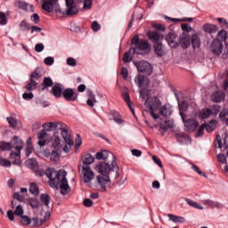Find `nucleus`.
Here are the masks:
<instances>
[{"label": "nucleus", "mask_w": 228, "mask_h": 228, "mask_svg": "<svg viewBox=\"0 0 228 228\" xmlns=\"http://www.w3.org/2000/svg\"><path fill=\"white\" fill-rule=\"evenodd\" d=\"M96 170L101 174L96 177V181L101 187L102 191H106V184L107 183H110L111 180L110 177H114V179H118L120 177V167L117 164V159H112L111 164L110 162H101L96 166Z\"/></svg>", "instance_id": "obj_1"}, {"label": "nucleus", "mask_w": 228, "mask_h": 228, "mask_svg": "<svg viewBox=\"0 0 228 228\" xmlns=\"http://www.w3.org/2000/svg\"><path fill=\"white\" fill-rule=\"evenodd\" d=\"M45 175L49 179V186L51 188H60L61 195H67L70 191L69 181L67 180V172L65 170H59L58 172L53 168H47Z\"/></svg>", "instance_id": "obj_2"}, {"label": "nucleus", "mask_w": 228, "mask_h": 228, "mask_svg": "<svg viewBox=\"0 0 228 228\" xmlns=\"http://www.w3.org/2000/svg\"><path fill=\"white\" fill-rule=\"evenodd\" d=\"M24 147V142L19 136H14L10 142H0V151H12L10 154V159L13 165H20V151Z\"/></svg>", "instance_id": "obj_3"}, {"label": "nucleus", "mask_w": 228, "mask_h": 228, "mask_svg": "<svg viewBox=\"0 0 228 228\" xmlns=\"http://www.w3.org/2000/svg\"><path fill=\"white\" fill-rule=\"evenodd\" d=\"M95 161V157H94L92 154H86L82 157V174H83V181L84 183H92L94 181V171H92V168H90V165Z\"/></svg>", "instance_id": "obj_4"}, {"label": "nucleus", "mask_w": 228, "mask_h": 228, "mask_svg": "<svg viewBox=\"0 0 228 228\" xmlns=\"http://www.w3.org/2000/svg\"><path fill=\"white\" fill-rule=\"evenodd\" d=\"M44 3L42 4L43 10L47 12L48 13H59L60 15H65V12L61 11L60 7V4H58V0H43Z\"/></svg>", "instance_id": "obj_5"}, {"label": "nucleus", "mask_w": 228, "mask_h": 228, "mask_svg": "<svg viewBox=\"0 0 228 228\" xmlns=\"http://www.w3.org/2000/svg\"><path fill=\"white\" fill-rule=\"evenodd\" d=\"M43 131H57L56 133H60L61 134H64L66 136L67 134V125L61 123V122H49L45 123L43 125Z\"/></svg>", "instance_id": "obj_6"}, {"label": "nucleus", "mask_w": 228, "mask_h": 228, "mask_svg": "<svg viewBox=\"0 0 228 228\" xmlns=\"http://www.w3.org/2000/svg\"><path fill=\"white\" fill-rule=\"evenodd\" d=\"M53 147L54 150H53L50 159L52 161H58L60 159V155L61 154V142L60 140V137L56 135V133L54 134V138L53 140Z\"/></svg>", "instance_id": "obj_7"}, {"label": "nucleus", "mask_w": 228, "mask_h": 228, "mask_svg": "<svg viewBox=\"0 0 228 228\" xmlns=\"http://www.w3.org/2000/svg\"><path fill=\"white\" fill-rule=\"evenodd\" d=\"M161 108V101L158 97H153L150 101L149 110L150 115L154 118V120H158L159 118V115L155 112L158 111Z\"/></svg>", "instance_id": "obj_8"}, {"label": "nucleus", "mask_w": 228, "mask_h": 228, "mask_svg": "<svg viewBox=\"0 0 228 228\" xmlns=\"http://www.w3.org/2000/svg\"><path fill=\"white\" fill-rule=\"evenodd\" d=\"M138 72L144 74L145 76H151L152 74V65L145 61H140L139 62H134Z\"/></svg>", "instance_id": "obj_9"}, {"label": "nucleus", "mask_w": 228, "mask_h": 228, "mask_svg": "<svg viewBox=\"0 0 228 228\" xmlns=\"http://www.w3.org/2000/svg\"><path fill=\"white\" fill-rule=\"evenodd\" d=\"M26 165L27 167H28V168H31L35 175H37V177H42L43 175H45V171L38 167V162L35 159H29L28 160H27Z\"/></svg>", "instance_id": "obj_10"}, {"label": "nucleus", "mask_w": 228, "mask_h": 228, "mask_svg": "<svg viewBox=\"0 0 228 228\" xmlns=\"http://www.w3.org/2000/svg\"><path fill=\"white\" fill-rule=\"evenodd\" d=\"M166 42H167L171 49H175L176 47H179V37L174 32H169L167 35Z\"/></svg>", "instance_id": "obj_11"}, {"label": "nucleus", "mask_w": 228, "mask_h": 228, "mask_svg": "<svg viewBox=\"0 0 228 228\" xmlns=\"http://www.w3.org/2000/svg\"><path fill=\"white\" fill-rule=\"evenodd\" d=\"M66 1V7L67 10L65 12V15H68L69 17L72 15H77L79 13V11L77 10V7L76 6V4L74 0H65Z\"/></svg>", "instance_id": "obj_12"}, {"label": "nucleus", "mask_w": 228, "mask_h": 228, "mask_svg": "<svg viewBox=\"0 0 228 228\" xmlns=\"http://www.w3.org/2000/svg\"><path fill=\"white\" fill-rule=\"evenodd\" d=\"M62 97L65 99V101L76 102V101H77V93H76V91H74L72 88H67L63 90Z\"/></svg>", "instance_id": "obj_13"}, {"label": "nucleus", "mask_w": 228, "mask_h": 228, "mask_svg": "<svg viewBox=\"0 0 228 228\" xmlns=\"http://www.w3.org/2000/svg\"><path fill=\"white\" fill-rule=\"evenodd\" d=\"M61 136L66 143L64 147L61 146V151L63 150L64 152H69V151H70V147L74 145V141H72V138L70 137V132H69V128L66 130V135L61 134Z\"/></svg>", "instance_id": "obj_14"}, {"label": "nucleus", "mask_w": 228, "mask_h": 228, "mask_svg": "<svg viewBox=\"0 0 228 228\" xmlns=\"http://www.w3.org/2000/svg\"><path fill=\"white\" fill-rule=\"evenodd\" d=\"M134 49H136L135 54H142L140 51H143V53H147L151 52V45L149 44V41L141 39V42H139L138 45H136Z\"/></svg>", "instance_id": "obj_15"}, {"label": "nucleus", "mask_w": 228, "mask_h": 228, "mask_svg": "<svg viewBox=\"0 0 228 228\" xmlns=\"http://www.w3.org/2000/svg\"><path fill=\"white\" fill-rule=\"evenodd\" d=\"M210 49L213 54H216V55L222 54L224 45L222 44V41H220V39H214L210 46Z\"/></svg>", "instance_id": "obj_16"}, {"label": "nucleus", "mask_w": 228, "mask_h": 228, "mask_svg": "<svg viewBox=\"0 0 228 228\" xmlns=\"http://www.w3.org/2000/svg\"><path fill=\"white\" fill-rule=\"evenodd\" d=\"M50 93L53 95V97H56L57 99H60L61 95H63V86L60 83L55 84Z\"/></svg>", "instance_id": "obj_17"}, {"label": "nucleus", "mask_w": 228, "mask_h": 228, "mask_svg": "<svg viewBox=\"0 0 228 228\" xmlns=\"http://www.w3.org/2000/svg\"><path fill=\"white\" fill-rule=\"evenodd\" d=\"M183 122L188 131H195L199 127V121L195 120V118L184 119Z\"/></svg>", "instance_id": "obj_18"}, {"label": "nucleus", "mask_w": 228, "mask_h": 228, "mask_svg": "<svg viewBox=\"0 0 228 228\" xmlns=\"http://www.w3.org/2000/svg\"><path fill=\"white\" fill-rule=\"evenodd\" d=\"M95 157L96 159H103V161H108L109 158H111V159H116L115 155H113V153H110L106 150L97 152Z\"/></svg>", "instance_id": "obj_19"}, {"label": "nucleus", "mask_w": 228, "mask_h": 228, "mask_svg": "<svg viewBox=\"0 0 228 228\" xmlns=\"http://www.w3.org/2000/svg\"><path fill=\"white\" fill-rule=\"evenodd\" d=\"M134 82L136 83V85H138L140 88H142V86H149L151 83L147 77H143L142 75H138L137 77H135Z\"/></svg>", "instance_id": "obj_20"}, {"label": "nucleus", "mask_w": 228, "mask_h": 228, "mask_svg": "<svg viewBox=\"0 0 228 228\" xmlns=\"http://www.w3.org/2000/svg\"><path fill=\"white\" fill-rule=\"evenodd\" d=\"M178 44L182 45L183 49H188L190 47V35L183 33L178 39Z\"/></svg>", "instance_id": "obj_21"}, {"label": "nucleus", "mask_w": 228, "mask_h": 228, "mask_svg": "<svg viewBox=\"0 0 228 228\" xmlns=\"http://www.w3.org/2000/svg\"><path fill=\"white\" fill-rule=\"evenodd\" d=\"M159 127L161 131H163L161 132V135L163 136L165 133L168 131V129H172V127H174V121L170 119H166L164 123L159 124Z\"/></svg>", "instance_id": "obj_22"}, {"label": "nucleus", "mask_w": 228, "mask_h": 228, "mask_svg": "<svg viewBox=\"0 0 228 228\" xmlns=\"http://www.w3.org/2000/svg\"><path fill=\"white\" fill-rule=\"evenodd\" d=\"M147 35L151 42H153V44H159V40L163 38V36H161L158 31H149Z\"/></svg>", "instance_id": "obj_23"}, {"label": "nucleus", "mask_w": 228, "mask_h": 228, "mask_svg": "<svg viewBox=\"0 0 228 228\" xmlns=\"http://www.w3.org/2000/svg\"><path fill=\"white\" fill-rule=\"evenodd\" d=\"M44 74H45L44 68H37L31 73L30 79L33 81H38V79H40Z\"/></svg>", "instance_id": "obj_24"}, {"label": "nucleus", "mask_w": 228, "mask_h": 228, "mask_svg": "<svg viewBox=\"0 0 228 228\" xmlns=\"http://www.w3.org/2000/svg\"><path fill=\"white\" fill-rule=\"evenodd\" d=\"M9 126L12 127V129H20L22 127V123L20 121L15 119L13 117H9L6 118Z\"/></svg>", "instance_id": "obj_25"}, {"label": "nucleus", "mask_w": 228, "mask_h": 228, "mask_svg": "<svg viewBox=\"0 0 228 228\" xmlns=\"http://www.w3.org/2000/svg\"><path fill=\"white\" fill-rule=\"evenodd\" d=\"M212 101L213 102H222L224 99H225V93L222 91H216L214 94H212Z\"/></svg>", "instance_id": "obj_26"}, {"label": "nucleus", "mask_w": 228, "mask_h": 228, "mask_svg": "<svg viewBox=\"0 0 228 228\" xmlns=\"http://www.w3.org/2000/svg\"><path fill=\"white\" fill-rule=\"evenodd\" d=\"M37 138H38V145L40 147H44V145H45V143H47V141L45 140V138H47V132H45V130H41L38 134H37Z\"/></svg>", "instance_id": "obj_27"}, {"label": "nucleus", "mask_w": 228, "mask_h": 228, "mask_svg": "<svg viewBox=\"0 0 228 228\" xmlns=\"http://www.w3.org/2000/svg\"><path fill=\"white\" fill-rule=\"evenodd\" d=\"M203 30L205 31V33L212 35L213 33H216V31H218V26L213 25L211 23H206L203 26Z\"/></svg>", "instance_id": "obj_28"}, {"label": "nucleus", "mask_w": 228, "mask_h": 228, "mask_svg": "<svg viewBox=\"0 0 228 228\" xmlns=\"http://www.w3.org/2000/svg\"><path fill=\"white\" fill-rule=\"evenodd\" d=\"M204 206H208V208H211L214 209L216 208V209H222V204H220L218 201H213L211 200H205L202 201Z\"/></svg>", "instance_id": "obj_29"}, {"label": "nucleus", "mask_w": 228, "mask_h": 228, "mask_svg": "<svg viewBox=\"0 0 228 228\" xmlns=\"http://www.w3.org/2000/svg\"><path fill=\"white\" fill-rule=\"evenodd\" d=\"M153 49L157 56H165V50L163 49V44H161V42L153 44Z\"/></svg>", "instance_id": "obj_30"}, {"label": "nucleus", "mask_w": 228, "mask_h": 228, "mask_svg": "<svg viewBox=\"0 0 228 228\" xmlns=\"http://www.w3.org/2000/svg\"><path fill=\"white\" fill-rule=\"evenodd\" d=\"M16 4L20 10H25L26 12H33V5L26 2L18 1L16 2Z\"/></svg>", "instance_id": "obj_31"}, {"label": "nucleus", "mask_w": 228, "mask_h": 228, "mask_svg": "<svg viewBox=\"0 0 228 228\" xmlns=\"http://www.w3.org/2000/svg\"><path fill=\"white\" fill-rule=\"evenodd\" d=\"M131 54H136V49L130 48L128 52L125 53L123 56V61L125 63H129L133 58L131 57Z\"/></svg>", "instance_id": "obj_32"}, {"label": "nucleus", "mask_w": 228, "mask_h": 228, "mask_svg": "<svg viewBox=\"0 0 228 228\" xmlns=\"http://www.w3.org/2000/svg\"><path fill=\"white\" fill-rule=\"evenodd\" d=\"M159 115L162 117H170L172 115V109L168 105H164L160 108Z\"/></svg>", "instance_id": "obj_33"}, {"label": "nucleus", "mask_w": 228, "mask_h": 228, "mask_svg": "<svg viewBox=\"0 0 228 228\" xmlns=\"http://www.w3.org/2000/svg\"><path fill=\"white\" fill-rule=\"evenodd\" d=\"M30 220L32 222L33 227H37V226L42 225L45 222H47V220H49V216H45L44 219H38V217H33Z\"/></svg>", "instance_id": "obj_34"}, {"label": "nucleus", "mask_w": 228, "mask_h": 228, "mask_svg": "<svg viewBox=\"0 0 228 228\" xmlns=\"http://www.w3.org/2000/svg\"><path fill=\"white\" fill-rule=\"evenodd\" d=\"M53 79L49 77H45L43 79V82L41 84L42 90H45L47 88H50V86H53Z\"/></svg>", "instance_id": "obj_35"}, {"label": "nucleus", "mask_w": 228, "mask_h": 228, "mask_svg": "<svg viewBox=\"0 0 228 228\" xmlns=\"http://www.w3.org/2000/svg\"><path fill=\"white\" fill-rule=\"evenodd\" d=\"M191 42L193 49H199L200 47V38H199L197 34L191 36Z\"/></svg>", "instance_id": "obj_36"}, {"label": "nucleus", "mask_w": 228, "mask_h": 228, "mask_svg": "<svg viewBox=\"0 0 228 228\" xmlns=\"http://www.w3.org/2000/svg\"><path fill=\"white\" fill-rule=\"evenodd\" d=\"M178 108L180 110V117H182V120L184 122V114L183 111H186V110H188V102L183 101L181 103H178Z\"/></svg>", "instance_id": "obj_37"}, {"label": "nucleus", "mask_w": 228, "mask_h": 228, "mask_svg": "<svg viewBox=\"0 0 228 228\" xmlns=\"http://www.w3.org/2000/svg\"><path fill=\"white\" fill-rule=\"evenodd\" d=\"M207 133H213L216 127V120H211L208 124H203Z\"/></svg>", "instance_id": "obj_38"}, {"label": "nucleus", "mask_w": 228, "mask_h": 228, "mask_svg": "<svg viewBox=\"0 0 228 228\" xmlns=\"http://www.w3.org/2000/svg\"><path fill=\"white\" fill-rule=\"evenodd\" d=\"M168 218L172 222H175V224H184V222H186V219H184V217L177 216H175V215H172V214L168 215Z\"/></svg>", "instance_id": "obj_39"}, {"label": "nucleus", "mask_w": 228, "mask_h": 228, "mask_svg": "<svg viewBox=\"0 0 228 228\" xmlns=\"http://www.w3.org/2000/svg\"><path fill=\"white\" fill-rule=\"evenodd\" d=\"M28 204L32 209H38L40 208V201L37 198L28 199Z\"/></svg>", "instance_id": "obj_40"}, {"label": "nucleus", "mask_w": 228, "mask_h": 228, "mask_svg": "<svg viewBox=\"0 0 228 228\" xmlns=\"http://www.w3.org/2000/svg\"><path fill=\"white\" fill-rule=\"evenodd\" d=\"M37 86H38V83H37L36 80L30 78L28 84L25 86V88L28 92H33V90H37Z\"/></svg>", "instance_id": "obj_41"}, {"label": "nucleus", "mask_w": 228, "mask_h": 228, "mask_svg": "<svg viewBox=\"0 0 228 228\" xmlns=\"http://www.w3.org/2000/svg\"><path fill=\"white\" fill-rule=\"evenodd\" d=\"M199 117L202 119L209 118V117H211V109H203L200 110Z\"/></svg>", "instance_id": "obj_42"}, {"label": "nucleus", "mask_w": 228, "mask_h": 228, "mask_svg": "<svg viewBox=\"0 0 228 228\" xmlns=\"http://www.w3.org/2000/svg\"><path fill=\"white\" fill-rule=\"evenodd\" d=\"M40 201L42 202V204H44V206H45V208H49L51 197L49 196V194H41Z\"/></svg>", "instance_id": "obj_43"}, {"label": "nucleus", "mask_w": 228, "mask_h": 228, "mask_svg": "<svg viewBox=\"0 0 228 228\" xmlns=\"http://www.w3.org/2000/svg\"><path fill=\"white\" fill-rule=\"evenodd\" d=\"M29 191H30V193H32V195H35L36 197L38 196L40 193L38 185H37V183H30Z\"/></svg>", "instance_id": "obj_44"}, {"label": "nucleus", "mask_w": 228, "mask_h": 228, "mask_svg": "<svg viewBox=\"0 0 228 228\" xmlns=\"http://www.w3.org/2000/svg\"><path fill=\"white\" fill-rule=\"evenodd\" d=\"M185 202H187L189 206H191V208H195L196 209H204V208L197 201H193L190 199H185Z\"/></svg>", "instance_id": "obj_45"}, {"label": "nucleus", "mask_w": 228, "mask_h": 228, "mask_svg": "<svg viewBox=\"0 0 228 228\" xmlns=\"http://www.w3.org/2000/svg\"><path fill=\"white\" fill-rule=\"evenodd\" d=\"M20 31H29V29H31V26L26 21V20H23L20 23Z\"/></svg>", "instance_id": "obj_46"}, {"label": "nucleus", "mask_w": 228, "mask_h": 228, "mask_svg": "<svg viewBox=\"0 0 228 228\" xmlns=\"http://www.w3.org/2000/svg\"><path fill=\"white\" fill-rule=\"evenodd\" d=\"M227 31L222 29L217 33L216 40H220V42H225V38H227Z\"/></svg>", "instance_id": "obj_47"}, {"label": "nucleus", "mask_w": 228, "mask_h": 228, "mask_svg": "<svg viewBox=\"0 0 228 228\" xmlns=\"http://www.w3.org/2000/svg\"><path fill=\"white\" fill-rule=\"evenodd\" d=\"M8 24V18L4 12H0V26H6Z\"/></svg>", "instance_id": "obj_48"}, {"label": "nucleus", "mask_w": 228, "mask_h": 228, "mask_svg": "<svg viewBox=\"0 0 228 228\" xmlns=\"http://www.w3.org/2000/svg\"><path fill=\"white\" fill-rule=\"evenodd\" d=\"M0 167H5L6 168H9L12 167V162L6 159H3V157H0Z\"/></svg>", "instance_id": "obj_49"}, {"label": "nucleus", "mask_w": 228, "mask_h": 228, "mask_svg": "<svg viewBox=\"0 0 228 228\" xmlns=\"http://www.w3.org/2000/svg\"><path fill=\"white\" fill-rule=\"evenodd\" d=\"M20 223L22 225H29L31 224V218L28 216H20Z\"/></svg>", "instance_id": "obj_50"}, {"label": "nucleus", "mask_w": 228, "mask_h": 228, "mask_svg": "<svg viewBox=\"0 0 228 228\" xmlns=\"http://www.w3.org/2000/svg\"><path fill=\"white\" fill-rule=\"evenodd\" d=\"M113 120L116 122V124H123L124 120H122V118L120 117V114L118 112H113Z\"/></svg>", "instance_id": "obj_51"}, {"label": "nucleus", "mask_w": 228, "mask_h": 228, "mask_svg": "<svg viewBox=\"0 0 228 228\" xmlns=\"http://www.w3.org/2000/svg\"><path fill=\"white\" fill-rule=\"evenodd\" d=\"M122 97L124 101L126 102L127 106H131V104H133V102H131V97L129 96V93L127 92L122 93Z\"/></svg>", "instance_id": "obj_52"}, {"label": "nucleus", "mask_w": 228, "mask_h": 228, "mask_svg": "<svg viewBox=\"0 0 228 228\" xmlns=\"http://www.w3.org/2000/svg\"><path fill=\"white\" fill-rule=\"evenodd\" d=\"M14 215H16V216H22L24 215V209L22 208V206L18 205L16 207V209L14 211Z\"/></svg>", "instance_id": "obj_53"}, {"label": "nucleus", "mask_w": 228, "mask_h": 228, "mask_svg": "<svg viewBox=\"0 0 228 228\" xmlns=\"http://www.w3.org/2000/svg\"><path fill=\"white\" fill-rule=\"evenodd\" d=\"M191 168L192 170H194V172H196V174H199V175H201L202 177H208V175H206V173L200 171V168H199V167H197L196 165H192Z\"/></svg>", "instance_id": "obj_54"}, {"label": "nucleus", "mask_w": 228, "mask_h": 228, "mask_svg": "<svg viewBox=\"0 0 228 228\" xmlns=\"http://www.w3.org/2000/svg\"><path fill=\"white\" fill-rule=\"evenodd\" d=\"M222 108L219 105H213L211 110V115H218Z\"/></svg>", "instance_id": "obj_55"}, {"label": "nucleus", "mask_w": 228, "mask_h": 228, "mask_svg": "<svg viewBox=\"0 0 228 228\" xmlns=\"http://www.w3.org/2000/svg\"><path fill=\"white\" fill-rule=\"evenodd\" d=\"M140 97L142 98L143 100L148 99L149 98V90H147L145 88L141 89Z\"/></svg>", "instance_id": "obj_56"}, {"label": "nucleus", "mask_w": 228, "mask_h": 228, "mask_svg": "<svg viewBox=\"0 0 228 228\" xmlns=\"http://www.w3.org/2000/svg\"><path fill=\"white\" fill-rule=\"evenodd\" d=\"M92 29L94 32L99 31V29H101V24H99V22H97V20L93 21Z\"/></svg>", "instance_id": "obj_57"}, {"label": "nucleus", "mask_w": 228, "mask_h": 228, "mask_svg": "<svg viewBox=\"0 0 228 228\" xmlns=\"http://www.w3.org/2000/svg\"><path fill=\"white\" fill-rule=\"evenodd\" d=\"M92 0H84V10H90L92 8Z\"/></svg>", "instance_id": "obj_58"}, {"label": "nucleus", "mask_w": 228, "mask_h": 228, "mask_svg": "<svg viewBox=\"0 0 228 228\" xmlns=\"http://www.w3.org/2000/svg\"><path fill=\"white\" fill-rule=\"evenodd\" d=\"M227 115H228V108H224L221 110V112L219 114V118L224 120V118H225V117H227Z\"/></svg>", "instance_id": "obj_59"}, {"label": "nucleus", "mask_w": 228, "mask_h": 228, "mask_svg": "<svg viewBox=\"0 0 228 228\" xmlns=\"http://www.w3.org/2000/svg\"><path fill=\"white\" fill-rule=\"evenodd\" d=\"M30 19L34 24H38V22H40V16L37 13H34Z\"/></svg>", "instance_id": "obj_60"}, {"label": "nucleus", "mask_w": 228, "mask_h": 228, "mask_svg": "<svg viewBox=\"0 0 228 228\" xmlns=\"http://www.w3.org/2000/svg\"><path fill=\"white\" fill-rule=\"evenodd\" d=\"M128 74H129V71L127 70V68L123 67L121 69V76H122L123 79H127Z\"/></svg>", "instance_id": "obj_61"}, {"label": "nucleus", "mask_w": 228, "mask_h": 228, "mask_svg": "<svg viewBox=\"0 0 228 228\" xmlns=\"http://www.w3.org/2000/svg\"><path fill=\"white\" fill-rule=\"evenodd\" d=\"M76 59L72 58V57H69L67 59V64L69 65V67H76Z\"/></svg>", "instance_id": "obj_62"}, {"label": "nucleus", "mask_w": 228, "mask_h": 228, "mask_svg": "<svg viewBox=\"0 0 228 228\" xmlns=\"http://www.w3.org/2000/svg\"><path fill=\"white\" fill-rule=\"evenodd\" d=\"M44 61H45V65L51 66L54 63V58L46 57Z\"/></svg>", "instance_id": "obj_63"}, {"label": "nucleus", "mask_w": 228, "mask_h": 228, "mask_svg": "<svg viewBox=\"0 0 228 228\" xmlns=\"http://www.w3.org/2000/svg\"><path fill=\"white\" fill-rule=\"evenodd\" d=\"M35 51L36 53H42V51H44V44L42 43L37 44L35 46Z\"/></svg>", "instance_id": "obj_64"}]
</instances>
